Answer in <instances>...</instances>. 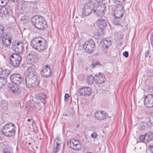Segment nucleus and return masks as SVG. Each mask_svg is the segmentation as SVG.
Returning a JSON list of instances; mask_svg holds the SVG:
<instances>
[{"label":"nucleus","instance_id":"2f4dec72","mask_svg":"<svg viewBox=\"0 0 153 153\" xmlns=\"http://www.w3.org/2000/svg\"><path fill=\"white\" fill-rule=\"evenodd\" d=\"M91 65H92L91 67L93 68H95L97 67H101V64L99 61H98L95 62H93L91 66Z\"/></svg>","mask_w":153,"mask_h":153},{"label":"nucleus","instance_id":"423d86ee","mask_svg":"<svg viewBox=\"0 0 153 153\" xmlns=\"http://www.w3.org/2000/svg\"><path fill=\"white\" fill-rule=\"evenodd\" d=\"M94 3L91 1L85 3L82 12V16L85 17L89 16L92 12Z\"/></svg>","mask_w":153,"mask_h":153},{"label":"nucleus","instance_id":"9b49d317","mask_svg":"<svg viewBox=\"0 0 153 153\" xmlns=\"http://www.w3.org/2000/svg\"><path fill=\"white\" fill-rule=\"evenodd\" d=\"M144 104L147 107L153 108V94H149L145 97Z\"/></svg>","mask_w":153,"mask_h":153},{"label":"nucleus","instance_id":"f03ea898","mask_svg":"<svg viewBox=\"0 0 153 153\" xmlns=\"http://www.w3.org/2000/svg\"><path fill=\"white\" fill-rule=\"evenodd\" d=\"M15 127L14 124L10 122L6 124L2 129V132L5 136L11 137L14 136L15 134Z\"/></svg>","mask_w":153,"mask_h":153},{"label":"nucleus","instance_id":"72a5a7b5","mask_svg":"<svg viewBox=\"0 0 153 153\" xmlns=\"http://www.w3.org/2000/svg\"><path fill=\"white\" fill-rule=\"evenodd\" d=\"M22 23L26 24L28 22V17L26 16H23L21 17L20 19Z\"/></svg>","mask_w":153,"mask_h":153},{"label":"nucleus","instance_id":"864d4df0","mask_svg":"<svg viewBox=\"0 0 153 153\" xmlns=\"http://www.w3.org/2000/svg\"><path fill=\"white\" fill-rule=\"evenodd\" d=\"M0 2H1V4H3V2H4V1L2 0H1V1H0Z\"/></svg>","mask_w":153,"mask_h":153},{"label":"nucleus","instance_id":"aec40b11","mask_svg":"<svg viewBox=\"0 0 153 153\" xmlns=\"http://www.w3.org/2000/svg\"><path fill=\"white\" fill-rule=\"evenodd\" d=\"M48 26V25L46 21L43 18L36 27L39 30H43L47 28Z\"/></svg>","mask_w":153,"mask_h":153},{"label":"nucleus","instance_id":"0eeeda50","mask_svg":"<svg viewBox=\"0 0 153 153\" xmlns=\"http://www.w3.org/2000/svg\"><path fill=\"white\" fill-rule=\"evenodd\" d=\"M25 80L26 86L28 88L34 87L39 83V78L26 77Z\"/></svg>","mask_w":153,"mask_h":153},{"label":"nucleus","instance_id":"58836bf2","mask_svg":"<svg viewBox=\"0 0 153 153\" xmlns=\"http://www.w3.org/2000/svg\"><path fill=\"white\" fill-rule=\"evenodd\" d=\"M7 103L5 102L4 103H2L1 105V108L3 110H6L7 109Z\"/></svg>","mask_w":153,"mask_h":153},{"label":"nucleus","instance_id":"a211bd4d","mask_svg":"<svg viewBox=\"0 0 153 153\" xmlns=\"http://www.w3.org/2000/svg\"><path fill=\"white\" fill-rule=\"evenodd\" d=\"M94 116L96 119L99 120H102L106 118L107 115L104 111H99L95 113Z\"/></svg>","mask_w":153,"mask_h":153},{"label":"nucleus","instance_id":"cd10ccee","mask_svg":"<svg viewBox=\"0 0 153 153\" xmlns=\"http://www.w3.org/2000/svg\"><path fill=\"white\" fill-rule=\"evenodd\" d=\"M26 6L25 4L22 1L18 2L17 4V8L19 10H24L26 9Z\"/></svg>","mask_w":153,"mask_h":153},{"label":"nucleus","instance_id":"a878e982","mask_svg":"<svg viewBox=\"0 0 153 153\" xmlns=\"http://www.w3.org/2000/svg\"><path fill=\"white\" fill-rule=\"evenodd\" d=\"M3 13L4 14H7L10 15H11L12 11L11 7L10 6L7 5L4 10H3Z\"/></svg>","mask_w":153,"mask_h":153},{"label":"nucleus","instance_id":"a19ab883","mask_svg":"<svg viewBox=\"0 0 153 153\" xmlns=\"http://www.w3.org/2000/svg\"><path fill=\"white\" fill-rule=\"evenodd\" d=\"M145 125L147 126L146 127H147V126L148 127H151L152 126V123L150 121V120H148L147 122H145Z\"/></svg>","mask_w":153,"mask_h":153},{"label":"nucleus","instance_id":"c756f323","mask_svg":"<svg viewBox=\"0 0 153 153\" xmlns=\"http://www.w3.org/2000/svg\"><path fill=\"white\" fill-rule=\"evenodd\" d=\"M7 79L4 76H0V87L2 88L6 84Z\"/></svg>","mask_w":153,"mask_h":153},{"label":"nucleus","instance_id":"dca6fc26","mask_svg":"<svg viewBox=\"0 0 153 153\" xmlns=\"http://www.w3.org/2000/svg\"><path fill=\"white\" fill-rule=\"evenodd\" d=\"M26 72L27 73L26 76L27 77L39 78L35 69L33 66L28 67L27 69Z\"/></svg>","mask_w":153,"mask_h":153},{"label":"nucleus","instance_id":"4c0bfd02","mask_svg":"<svg viewBox=\"0 0 153 153\" xmlns=\"http://www.w3.org/2000/svg\"><path fill=\"white\" fill-rule=\"evenodd\" d=\"M113 23L116 25H120V21L119 19H115L113 20Z\"/></svg>","mask_w":153,"mask_h":153},{"label":"nucleus","instance_id":"6e6552de","mask_svg":"<svg viewBox=\"0 0 153 153\" xmlns=\"http://www.w3.org/2000/svg\"><path fill=\"white\" fill-rule=\"evenodd\" d=\"M67 143L68 145L73 149L79 150L81 149V144L78 140L74 139H69L67 140Z\"/></svg>","mask_w":153,"mask_h":153},{"label":"nucleus","instance_id":"7ed1b4c3","mask_svg":"<svg viewBox=\"0 0 153 153\" xmlns=\"http://www.w3.org/2000/svg\"><path fill=\"white\" fill-rule=\"evenodd\" d=\"M82 46L85 52L89 53H93L95 48V43L92 39L86 41Z\"/></svg>","mask_w":153,"mask_h":153},{"label":"nucleus","instance_id":"f3484780","mask_svg":"<svg viewBox=\"0 0 153 153\" xmlns=\"http://www.w3.org/2000/svg\"><path fill=\"white\" fill-rule=\"evenodd\" d=\"M96 82L98 84H101L104 82L105 80L104 74L103 73H99L98 74L94 76Z\"/></svg>","mask_w":153,"mask_h":153},{"label":"nucleus","instance_id":"4468645a","mask_svg":"<svg viewBox=\"0 0 153 153\" xmlns=\"http://www.w3.org/2000/svg\"><path fill=\"white\" fill-rule=\"evenodd\" d=\"M78 93L80 95H90L91 93L90 88L85 87L78 89Z\"/></svg>","mask_w":153,"mask_h":153},{"label":"nucleus","instance_id":"de8ad7c7","mask_svg":"<svg viewBox=\"0 0 153 153\" xmlns=\"http://www.w3.org/2000/svg\"><path fill=\"white\" fill-rule=\"evenodd\" d=\"M149 54V51H146V52L145 53V58L147 57Z\"/></svg>","mask_w":153,"mask_h":153},{"label":"nucleus","instance_id":"c03bdc74","mask_svg":"<svg viewBox=\"0 0 153 153\" xmlns=\"http://www.w3.org/2000/svg\"><path fill=\"white\" fill-rule=\"evenodd\" d=\"M33 132L36 133H37L38 131V129L37 127L34 126H33Z\"/></svg>","mask_w":153,"mask_h":153},{"label":"nucleus","instance_id":"49530a36","mask_svg":"<svg viewBox=\"0 0 153 153\" xmlns=\"http://www.w3.org/2000/svg\"><path fill=\"white\" fill-rule=\"evenodd\" d=\"M116 1H115V3H116V2H119L120 3H122L123 2H124V1H126V0H115Z\"/></svg>","mask_w":153,"mask_h":153},{"label":"nucleus","instance_id":"bb28decb","mask_svg":"<svg viewBox=\"0 0 153 153\" xmlns=\"http://www.w3.org/2000/svg\"><path fill=\"white\" fill-rule=\"evenodd\" d=\"M45 95L42 93L39 94L37 97V100L44 104L45 102Z\"/></svg>","mask_w":153,"mask_h":153},{"label":"nucleus","instance_id":"c85d7f7f","mask_svg":"<svg viewBox=\"0 0 153 153\" xmlns=\"http://www.w3.org/2000/svg\"><path fill=\"white\" fill-rule=\"evenodd\" d=\"M124 15V11H118L115 10L114 13V16L116 18H120L122 17Z\"/></svg>","mask_w":153,"mask_h":153},{"label":"nucleus","instance_id":"37998d69","mask_svg":"<svg viewBox=\"0 0 153 153\" xmlns=\"http://www.w3.org/2000/svg\"><path fill=\"white\" fill-rule=\"evenodd\" d=\"M123 55L126 58H127L128 56V51H125L123 52Z\"/></svg>","mask_w":153,"mask_h":153},{"label":"nucleus","instance_id":"39448f33","mask_svg":"<svg viewBox=\"0 0 153 153\" xmlns=\"http://www.w3.org/2000/svg\"><path fill=\"white\" fill-rule=\"evenodd\" d=\"M22 58L17 53H12L10 57L9 63L15 67L19 66L21 61Z\"/></svg>","mask_w":153,"mask_h":153},{"label":"nucleus","instance_id":"a18cd8bd","mask_svg":"<svg viewBox=\"0 0 153 153\" xmlns=\"http://www.w3.org/2000/svg\"><path fill=\"white\" fill-rule=\"evenodd\" d=\"M97 135L95 132H93L91 134V136L93 138H96L97 137Z\"/></svg>","mask_w":153,"mask_h":153},{"label":"nucleus","instance_id":"f8f14e48","mask_svg":"<svg viewBox=\"0 0 153 153\" xmlns=\"http://www.w3.org/2000/svg\"><path fill=\"white\" fill-rule=\"evenodd\" d=\"M10 79L12 82L18 85L22 82V78L20 74H14L10 76Z\"/></svg>","mask_w":153,"mask_h":153},{"label":"nucleus","instance_id":"ddd939ff","mask_svg":"<svg viewBox=\"0 0 153 153\" xmlns=\"http://www.w3.org/2000/svg\"><path fill=\"white\" fill-rule=\"evenodd\" d=\"M41 74L42 76L45 77L50 76L52 74L51 67L48 65H45V67L41 70Z\"/></svg>","mask_w":153,"mask_h":153},{"label":"nucleus","instance_id":"8fccbe9b","mask_svg":"<svg viewBox=\"0 0 153 153\" xmlns=\"http://www.w3.org/2000/svg\"><path fill=\"white\" fill-rule=\"evenodd\" d=\"M153 75V73H151V74L150 75H149V73H148L147 74V76H152Z\"/></svg>","mask_w":153,"mask_h":153},{"label":"nucleus","instance_id":"473e14b6","mask_svg":"<svg viewBox=\"0 0 153 153\" xmlns=\"http://www.w3.org/2000/svg\"><path fill=\"white\" fill-rule=\"evenodd\" d=\"M119 4H118L116 5V8L115 10H118V11H124V10L123 9L124 5L120 3Z\"/></svg>","mask_w":153,"mask_h":153},{"label":"nucleus","instance_id":"20e7f679","mask_svg":"<svg viewBox=\"0 0 153 153\" xmlns=\"http://www.w3.org/2000/svg\"><path fill=\"white\" fill-rule=\"evenodd\" d=\"M12 48L16 52L19 53H22L24 51V44L22 41H14L12 43Z\"/></svg>","mask_w":153,"mask_h":153},{"label":"nucleus","instance_id":"6e6d98bb","mask_svg":"<svg viewBox=\"0 0 153 153\" xmlns=\"http://www.w3.org/2000/svg\"><path fill=\"white\" fill-rule=\"evenodd\" d=\"M1 139V137H0V139Z\"/></svg>","mask_w":153,"mask_h":153},{"label":"nucleus","instance_id":"f257e3e1","mask_svg":"<svg viewBox=\"0 0 153 153\" xmlns=\"http://www.w3.org/2000/svg\"><path fill=\"white\" fill-rule=\"evenodd\" d=\"M31 46L39 51L45 50L48 46L46 40L40 37L34 38L31 42Z\"/></svg>","mask_w":153,"mask_h":153},{"label":"nucleus","instance_id":"9d476101","mask_svg":"<svg viewBox=\"0 0 153 153\" xmlns=\"http://www.w3.org/2000/svg\"><path fill=\"white\" fill-rule=\"evenodd\" d=\"M105 7L101 5L97 6L94 5L93 6V10L95 14L97 16H102L105 14Z\"/></svg>","mask_w":153,"mask_h":153},{"label":"nucleus","instance_id":"2eb2a0df","mask_svg":"<svg viewBox=\"0 0 153 153\" xmlns=\"http://www.w3.org/2000/svg\"><path fill=\"white\" fill-rule=\"evenodd\" d=\"M8 88L10 92L16 95L19 94L21 91V88L16 85H10L9 86Z\"/></svg>","mask_w":153,"mask_h":153},{"label":"nucleus","instance_id":"4be33fe9","mask_svg":"<svg viewBox=\"0 0 153 153\" xmlns=\"http://www.w3.org/2000/svg\"><path fill=\"white\" fill-rule=\"evenodd\" d=\"M145 142L146 145L153 140V133L152 132H148L145 134Z\"/></svg>","mask_w":153,"mask_h":153},{"label":"nucleus","instance_id":"79ce46f5","mask_svg":"<svg viewBox=\"0 0 153 153\" xmlns=\"http://www.w3.org/2000/svg\"><path fill=\"white\" fill-rule=\"evenodd\" d=\"M70 97L69 94L68 93L65 94V101H67L69 100Z\"/></svg>","mask_w":153,"mask_h":153},{"label":"nucleus","instance_id":"ea45409f","mask_svg":"<svg viewBox=\"0 0 153 153\" xmlns=\"http://www.w3.org/2000/svg\"><path fill=\"white\" fill-rule=\"evenodd\" d=\"M149 146V149L150 150V153H153V144H152L151 143Z\"/></svg>","mask_w":153,"mask_h":153},{"label":"nucleus","instance_id":"e433bc0d","mask_svg":"<svg viewBox=\"0 0 153 153\" xmlns=\"http://www.w3.org/2000/svg\"><path fill=\"white\" fill-rule=\"evenodd\" d=\"M146 125H145L144 122H143L142 124L139 126V128L140 130H143L146 128Z\"/></svg>","mask_w":153,"mask_h":153},{"label":"nucleus","instance_id":"09e8293b","mask_svg":"<svg viewBox=\"0 0 153 153\" xmlns=\"http://www.w3.org/2000/svg\"><path fill=\"white\" fill-rule=\"evenodd\" d=\"M30 3L31 5L35 4L36 3V1H31L30 2Z\"/></svg>","mask_w":153,"mask_h":153},{"label":"nucleus","instance_id":"7c9ffc66","mask_svg":"<svg viewBox=\"0 0 153 153\" xmlns=\"http://www.w3.org/2000/svg\"><path fill=\"white\" fill-rule=\"evenodd\" d=\"M94 80V77L92 75H90L88 77L87 82L89 84H92Z\"/></svg>","mask_w":153,"mask_h":153},{"label":"nucleus","instance_id":"1a4fd4ad","mask_svg":"<svg viewBox=\"0 0 153 153\" xmlns=\"http://www.w3.org/2000/svg\"><path fill=\"white\" fill-rule=\"evenodd\" d=\"M11 39L10 34L4 33L1 38L2 46L5 47L9 46L11 43Z\"/></svg>","mask_w":153,"mask_h":153},{"label":"nucleus","instance_id":"f704fd0d","mask_svg":"<svg viewBox=\"0 0 153 153\" xmlns=\"http://www.w3.org/2000/svg\"><path fill=\"white\" fill-rule=\"evenodd\" d=\"M3 153H13V151L10 148L6 147L3 150Z\"/></svg>","mask_w":153,"mask_h":153},{"label":"nucleus","instance_id":"5fc2aeb1","mask_svg":"<svg viewBox=\"0 0 153 153\" xmlns=\"http://www.w3.org/2000/svg\"><path fill=\"white\" fill-rule=\"evenodd\" d=\"M87 153H93L92 152H87Z\"/></svg>","mask_w":153,"mask_h":153},{"label":"nucleus","instance_id":"603ef678","mask_svg":"<svg viewBox=\"0 0 153 153\" xmlns=\"http://www.w3.org/2000/svg\"><path fill=\"white\" fill-rule=\"evenodd\" d=\"M11 0L12 1L14 2L16 1H17V0Z\"/></svg>","mask_w":153,"mask_h":153},{"label":"nucleus","instance_id":"b1692460","mask_svg":"<svg viewBox=\"0 0 153 153\" xmlns=\"http://www.w3.org/2000/svg\"><path fill=\"white\" fill-rule=\"evenodd\" d=\"M60 139H56L54 141V145L53 149L54 152L56 153L59 150L60 143L59 142L60 141Z\"/></svg>","mask_w":153,"mask_h":153},{"label":"nucleus","instance_id":"393cba45","mask_svg":"<svg viewBox=\"0 0 153 153\" xmlns=\"http://www.w3.org/2000/svg\"><path fill=\"white\" fill-rule=\"evenodd\" d=\"M103 44V48H107L110 46L111 44V40L109 38H106L104 39Z\"/></svg>","mask_w":153,"mask_h":153},{"label":"nucleus","instance_id":"6ab92c4d","mask_svg":"<svg viewBox=\"0 0 153 153\" xmlns=\"http://www.w3.org/2000/svg\"><path fill=\"white\" fill-rule=\"evenodd\" d=\"M43 17L39 15H35L32 17L31 19V22L32 24L36 27L38 25V24L40 22V20Z\"/></svg>","mask_w":153,"mask_h":153},{"label":"nucleus","instance_id":"c9c22d12","mask_svg":"<svg viewBox=\"0 0 153 153\" xmlns=\"http://www.w3.org/2000/svg\"><path fill=\"white\" fill-rule=\"evenodd\" d=\"M139 139L142 142H144L146 144V142H145V135L144 136L143 135H140L139 137Z\"/></svg>","mask_w":153,"mask_h":153},{"label":"nucleus","instance_id":"412c9836","mask_svg":"<svg viewBox=\"0 0 153 153\" xmlns=\"http://www.w3.org/2000/svg\"><path fill=\"white\" fill-rule=\"evenodd\" d=\"M97 24L98 25L99 27L102 29L106 28L107 26V21L104 19H102L97 20Z\"/></svg>","mask_w":153,"mask_h":153},{"label":"nucleus","instance_id":"5701e85b","mask_svg":"<svg viewBox=\"0 0 153 153\" xmlns=\"http://www.w3.org/2000/svg\"><path fill=\"white\" fill-rule=\"evenodd\" d=\"M11 72L10 70L2 68H0V75H3L6 76L8 75Z\"/></svg>","mask_w":153,"mask_h":153},{"label":"nucleus","instance_id":"3c124183","mask_svg":"<svg viewBox=\"0 0 153 153\" xmlns=\"http://www.w3.org/2000/svg\"><path fill=\"white\" fill-rule=\"evenodd\" d=\"M31 120V119H28L27 120V121L28 122H29Z\"/></svg>","mask_w":153,"mask_h":153}]
</instances>
